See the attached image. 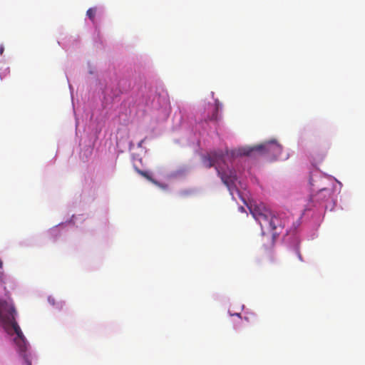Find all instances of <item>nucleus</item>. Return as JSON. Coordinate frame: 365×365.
<instances>
[{
  "label": "nucleus",
  "instance_id": "20e7f679",
  "mask_svg": "<svg viewBox=\"0 0 365 365\" xmlns=\"http://www.w3.org/2000/svg\"><path fill=\"white\" fill-rule=\"evenodd\" d=\"M282 145L274 140L265 142L264 143L254 145L240 148L235 151H232V155H246L256 157L257 155H264L270 159H275L279 156L282 153Z\"/></svg>",
  "mask_w": 365,
  "mask_h": 365
},
{
  "label": "nucleus",
  "instance_id": "39448f33",
  "mask_svg": "<svg viewBox=\"0 0 365 365\" xmlns=\"http://www.w3.org/2000/svg\"><path fill=\"white\" fill-rule=\"evenodd\" d=\"M332 191L331 189L322 188L318 193L312 198V200L327 201L331 199Z\"/></svg>",
  "mask_w": 365,
  "mask_h": 365
},
{
  "label": "nucleus",
  "instance_id": "1a4fd4ad",
  "mask_svg": "<svg viewBox=\"0 0 365 365\" xmlns=\"http://www.w3.org/2000/svg\"><path fill=\"white\" fill-rule=\"evenodd\" d=\"M144 141H145V139H143V140H140V141L138 143V146L139 148L142 147V146H143V143H144Z\"/></svg>",
  "mask_w": 365,
  "mask_h": 365
},
{
  "label": "nucleus",
  "instance_id": "f03ea898",
  "mask_svg": "<svg viewBox=\"0 0 365 365\" xmlns=\"http://www.w3.org/2000/svg\"><path fill=\"white\" fill-rule=\"evenodd\" d=\"M16 311L13 305L9 304L5 300L0 299V325L9 334H11V331H14L16 334L14 342L19 346L21 351H25L26 350V340L16 321Z\"/></svg>",
  "mask_w": 365,
  "mask_h": 365
},
{
  "label": "nucleus",
  "instance_id": "f8f14e48",
  "mask_svg": "<svg viewBox=\"0 0 365 365\" xmlns=\"http://www.w3.org/2000/svg\"><path fill=\"white\" fill-rule=\"evenodd\" d=\"M2 266H3V263H2L1 260L0 259V268H1Z\"/></svg>",
  "mask_w": 365,
  "mask_h": 365
},
{
  "label": "nucleus",
  "instance_id": "0eeeda50",
  "mask_svg": "<svg viewBox=\"0 0 365 365\" xmlns=\"http://www.w3.org/2000/svg\"><path fill=\"white\" fill-rule=\"evenodd\" d=\"M96 14V8H90L89 9H88V11L86 12V15L92 21H94Z\"/></svg>",
  "mask_w": 365,
  "mask_h": 365
},
{
  "label": "nucleus",
  "instance_id": "9b49d317",
  "mask_svg": "<svg viewBox=\"0 0 365 365\" xmlns=\"http://www.w3.org/2000/svg\"><path fill=\"white\" fill-rule=\"evenodd\" d=\"M297 253L299 260H302V255H301L300 252H299V250H297Z\"/></svg>",
  "mask_w": 365,
  "mask_h": 365
},
{
  "label": "nucleus",
  "instance_id": "423d86ee",
  "mask_svg": "<svg viewBox=\"0 0 365 365\" xmlns=\"http://www.w3.org/2000/svg\"><path fill=\"white\" fill-rule=\"evenodd\" d=\"M134 168H135V170L141 176L144 177L145 178H146L147 180H148L149 181H150L151 182L155 184V185H158V182L154 180L150 175V174L147 172V171H144V170H140L138 167L136 166H134Z\"/></svg>",
  "mask_w": 365,
  "mask_h": 365
},
{
  "label": "nucleus",
  "instance_id": "ddd939ff",
  "mask_svg": "<svg viewBox=\"0 0 365 365\" xmlns=\"http://www.w3.org/2000/svg\"><path fill=\"white\" fill-rule=\"evenodd\" d=\"M27 363H28V365H31V362L27 361Z\"/></svg>",
  "mask_w": 365,
  "mask_h": 365
},
{
  "label": "nucleus",
  "instance_id": "9d476101",
  "mask_svg": "<svg viewBox=\"0 0 365 365\" xmlns=\"http://www.w3.org/2000/svg\"><path fill=\"white\" fill-rule=\"evenodd\" d=\"M4 48L3 45L0 46V54L1 55L4 52Z\"/></svg>",
  "mask_w": 365,
  "mask_h": 365
},
{
  "label": "nucleus",
  "instance_id": "6e6552de",
  "mask_svg": "<svg viewBox=\"0 0 365 365\" xmlns=\"http://www.w3.org/2000/svg\"><path fill=\"white\" fill-rule=\"evenodd\" d=\"M217 110H218V108H217V107H216L215 109V113L213 114L211 120H217Z\"/></svg>",
  "mask_w": 365,
  "mask_h": 365
},
{
  "label": "nucleus",
  "instance_id": "f257e3e1",
  "mask_svg": "<svg viewBox=\"0 0 365 365\" xmlns=\"http://www.w3.org/2000/svg\"><path fill=\"white\" fill-rule=\"evenodd\" d=\"M249 208L261 227L263 238L267 241V245H264V257L268 262L274 263L275 257L272 249L285 227L286 220H282L280 215L273 214L263 203L251 204Z\"/></svg>",
  "mask_w": 365,
  "mask_h": 365
},
{
  "label": "nucleus",
  "instance_id": "7ed1b4c3",
  "mask_svg": "<svg viewBox=\"0 0 365 365\" xmlns=\"http://www.w3.org/2000/svg\"><path fill=\"white\" fill-rule=\"evenodd\" d=\"M203 164L207 168L212 166L215 167L218 175L232 195L237 177L232 170H228L229 173L224 170L223 165H225V155L222 151L210 152L207 156L204 157Z\"/></svg>",
  "mask_w": 365,
  "mask_h": 365
}]
</instances>
